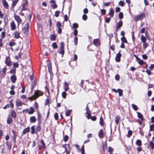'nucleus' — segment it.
<instances>
[{"instance_id": "f257e3e1", "label": "nucleus", "mask_w": 154, "mask_h": 154, "mask_svg": "<svg viewBox=\"0 0 154 154\" xmlns=\"http://www.w3.org/2000/svg\"><path fill=\"white\" fill-rule=\"evenodd\" d=\"M43 94V93L41 91L37 90L35 91L34 95L31 97H29L28 99L31 100H35L40 96H42Z\"/></svg>"}, {"instance_id": "f03ea898", "label": "nucleus", "mask_w": 154, "mask_h": 154, "mask_svg": "<svg viewBox=\"0 0 154 154\" xmlns=\"http://www.w3.org/2000/svg\"><path fill=\"white\" fill-rule=\"evenodd\" d=\"M145 16L143 13H141L140 14L135 16L134 17V20L135 21H137L139 20L142 19Z\"/></svg>"}, {"instance_id": "7ed1b4c3", "label": "nucleus", "mask_w": 154, "mask_h": 154, "mask_svg": "<svg viewBox=\"0 0 154 154\" xmlns=\"http://www.w3.org/2000/svg\"><path fill=\"white\" fill-rule=\"evenodd\" d=\"M123 22L121 20H120L117 23L116 25V31L119 30V29L122 26Z\"/></svg>"}, {"instance_id": "20e7f679", "label": "nucleus", "mask_w": 154, "mask_h": 154, "mask_svg": "<svg viewBox=\"0 0 154 154\" xmlns=\"http://www.w3.org/2000/svg\"><path fill=\"white\" fill-rule=\"evenodd\" d=\"M56 26L58 28V32L59 34H60L62 32V29L61 28V23L60 21H57V23Z\"/></svg>"}, {"instance_id": "39448f33", "label": "nucleus", "mask_w": 154, "mask_h": 154, "mask_svg": "<svg viewBox=\"0 0 154 154\" xmlns=\"http://www.w3.org/2000/svg\"><path fill=\"white\" fill-rule=\"evenodd\" d=\"M112 91L115 93L118 92L119 96H121L122 95L123 91L121 89H118L117 90H116V89L113 88Z\"/></svg>"}, {"instance_id": "423d86ee", "label": "nucleus", "mask_w": 154, "mask_h": 154, "mask_svg": "<svg viewBox=\"0 0 154 154\" xmlns=\"http://www.w3.org/2000/svg\"><path fill=\"white\" fill-rule=\"evenodd\" d=\"M14 17L15 19L17 22L18 23V26H19V24L21 23V19H20V17L19 16L17 15H14Z\"/></svg>"}, {"instance_id": "0eeeda50", "label": "nucleus", "mask_w": 154, "mask_h": 154, "mask_svg": "<svg viewBox=\"0 0 154 154\" xmlns=\"http://www.w3.org/2000/svg\"><path fill=\"white\" fill-rule=\"evenodd\" d=\"M17 79L15 74H13L11 76L10 79L11 82L13 83H15Z\"/></svg>"}, {"instance_id": "6e6552de", "label": "nucleus", "mask_w": 154, "mask_h": 154, "mask_svg": "<svg viewBox=\"0 0 154 154\" xmlns=\"http://www.w3.org/2000/svg\"><path fill=\"white\" fill-rule=\"evenodd\" d=\"M64 89L65 91H67L69 89V84L66 82H64Z\"/></svg>"}, {"instance_id": "1a4fd4ad", "label": "nucleus", "mask_w": 154, "mask_h": 154, "mask_svg": "<svg viewBox=\"0 0 154 154\" xmlns=\"http://www.w3.org/2000/svg\"><path fill=\"white\" fill-rule=\"evenodd\" d=\"M6 60H5V63L6 65L8 66H10L11 65V61L9 60V58L7 57H6Z\"/></svg>"}, {"instance_id": "9d476101", "label": "nucleus", "mask_w": 154, "mask_h": 154, "mask_svg": "<svg viewBox=\"0 0 154 154\" xmlns=\"http://www.w3.org/2000/svg\"><path fill=\"white\" fill-rule=\"evenodd\" d=\"M63 146L65 148V152L70 151V145L69 144H65L63 145Z\"/></svg>"}, {"instance_id": "9b49d317", "label": "nucleus", "mask_w": 154, "mask_h": 154, "mask_svg": "<svg viewBox=\"0 0 154 154\" xmlns=\"http://www.w3.org/2000/svg\"><path fill=\"white\" fill-rule=\"evenodd\" d=\"M98 135L99 137L100 138H103L104 137V135L103 129H101L100 130Z\"/></svg>"}, {"instance_id": "f8f14e48", "label": "nucleus", "mask_w": 154, "mask_h": 154, "mask_svg": "<svg viewBox=\"0 0 154 154\" xmlns=\"http://www.w3.org/2000/svg\"><path fill=\"white\" fill-rule=\"evenodd\" d=\"M121 56V54L120 52H119L117 54L115 58V60L116 62H119L120 61V57Z\"/></svg>"}, {"instance_id": "ddd939ff", "label": "nucleus", "mask_w": 154, "mask_h": 154, "mask_svg": "<svg viewBox=\"0 0 154 154\" xmlns=\"http://www.w3.org/2000/svg\"><path fill=\"white\" fill-rule=\"evenodd\" d=\"M11 29L12 30H14L16 29V26L14 21L10 23Z\"/></svg>"}, {"instance_id": "4468645a", "label": "nucleus", "mask_w": 154, "mask_h": 154, "mask_svg": "<svg viewBox=\"0 0 154 154\" xmlns=\"http://www.w3.org/2000/svg\"><path fill=\"white\" fill-rule=\"evenodd\" d=\"M100 42L99 39H94L93 41L94 44L96 46L99 45Z\"/></svg>"}, {"instance_id": "2eb2a0df", "label": "nucleus", "mask_w": 154, "mask_h": 154, "mask_svg": "<svg viewBox=\"0 0 154 154\" xmlns=\"http://www.w3.org/2000/svg\"><path fill=\"white\" fill-rule=\"evenodd\" d=\"M14 38H16L17 39L19 38L20 36V33L19 32L16 31L14 33Z\"/></svg>"}, {"instance_id": "dca6fc26", "label": "nucleus", "mask_w": 154, "mask_h": 154, "mask_svg": "<svg viewBox=\"0 0 154 154\" xmlns=\"http://www.w3.org/2000/svg\"><path fill=\"white\" fill-rule=\"evenodd\" d=\"M114 14V11L112 8L110 9V11L109 13V15L110 16V17H113Z\"/></svg>"}, {"instance_id": "f3484780", "label": "nucleus", "mask_w": 154, "mask_h": 154, "mask_svg": "<svg viewBox=\"0 0 154 154\" xmlns=\"http://www.w3.org/2000/svg\"><path fill=\"white\" fill-rule=\"evenodd\" d=\"M2 3L4 5V7L6 9H8V5L7 2L5 0H3L2 1Z\"/></svg>"}, {"instance_id": "a211bd4d", "label": "nucleus", "mask_w": 154, "mask_h": 154, "mask_svg": "<svg viewBox=\"0 0 154 154\" xmlns=\"http://www.w3.org/2000/svg\"><path fill=\"white\" fill-rule=\"evenodd\" d=\"M140 39L142 43L146 42V38L145 36L143 35H141Z\"/></svg>"}, {"instance_id": "6ab92c4d", "label": "nucleus", "mask_w": 154, "mask_h": 154, "mask_svg": "<svg viewBox=\"0 0 154 154\" xmlns=\"http://www.w3.org/2000/svg\"><path fill=\"white\" fill-rule=\"evenodd\" d=\"M30 131V128L28 127L27 128H25L23 130V134H25L27 132H29Z\"/></svg>"}, {"instance_id": "aec40b11", "label": "nucleus", "mask_w": 154, "mask_h": 154, "mask_svg": "<svg viewBox=\"0 0 154 154\" xmlns=\"http://www.w3.org/2000/svg\"><path fill=\"white\" fill-rule=\"evenodd\" d=\"M23 104L22 103L20 100H17L16 102V106L17 107L21 106Z\"/></svg>"}, {"instance_id": "412c9836", "label": "nucleus", "mask_w": 154, "mask_h": 154, "mask_svg": "<svg viewBox=\"0 0 154 154\" xmlns=\"http://www.w3.org/2000/svg\"><path fill=\"white\" fill-rule=\"evenodd\" d=\"M29 23H27L25 24L24 26L23 29L25 30L26 32H27L29 30Z\"/></svg>"}, {"instance_id": "4be33fe9", "label": "nucleus", "mask_w": 154, "mask_h": 154, "mask_svg": "<svg viewBox=\"0 0 154 154\" xmlns=\"http://www.w3.org/2000/svg\"><path fill=\"white\" fill-rule=\"evenodd\" d=\"M30 121L31 122H35L36 121V119L35 116H32L30 118Z\"/></svg>"}, {"instance_id": "5701e85b", "label": "nucleus", "mask_w": 154, "mask_h": 154, "mask_svg": "<svg viewBox=\"0 0 154 154\" xmlns=\"http://www.w3.org/2000/svg\"><path fill=\"white\" fill-rule=\"evenodd\" d=\"M40 123H38L36 129V132L37 133L38 132H39L41 130V128L40 125Z\"/></svg>"}, {"instance_id": "b1692460", "label": "nucleus", "mask_w": 154, "mask_h": 154, "mask_svg": "<svg viewBox=\"0 0 154 154\" xmlns=\"http://www.w3.org/2000/svg\"><path fill=\"white\" fill-rule=\"evenodd\" d=\"M137 116L141 120H144V119L143 118V115L140 112H137Z\"/></svg>"}, {"instance_id": "393cba45", "label": "nucleus", "mask_w": 154, "mask_h": 154, "mask_svg": "<svg viewBox=\"0 0 154 154\" xmlns=\"http://www.w3.org/2000/svg\"><path fill=\"white\" fill-rule=\"evenodd\" d=\"M35 110L32 107H30V111L28 113L29 114H32L34 112Z\"/></svg>"}, {"instance_id": "a878e982", "label": "nucleus", "mask_w": 154, "mask_h": 154, "mask_svg": "<svg viewBox=\"0 0 154 154\" xmlns=\"http://www.w3.org/2000/svg\"><path fill=\"white\" fill-rule=\"evenodd\" d=\"M12 122V119L10 117H8L7 119V123L9 124H10Z\"/></svg>"}, {"instance_id": "bb28decb", "label": "nucleus", "mask_w": 154, "mask_h": 154, "mask_svg": "<svg viewBox=\"0 0 154 154\" xmlns=\"http://www.w3.org/2000/svg\"><path fill=\"white\" fill-rule=\"evenodd\" d=\"M121 40L122 41V43H127L128 42L125 36L122 37L121 38Z\"/></svg>"}, {"instance_id": "cd10ccee", "label": "nucleus", "mask_w": 154, "mask_h": 154, "mask_svg": "<svg viewBox=\"0 0 154 154\" xmlns=\"http://www.w3.org/2000/svg\"><path fill=\"white\" fill-rule=\"evenodd\" d=\"M100 125L102 126H103L104 124V121L103 118L102 116L100 117Z\"/></svg>"}, {"instance_id": "c85d7f7f", "label": "nucleus", "mask_w": 154, "mask_h": 154, "mask_svg": "<svg viewBox=\"0 0 154 154\" xmlns=\"http://www.w3.org/2000/svg\"><path fill=\"white\" fill-rule=\"evenodd\" d=\"M38 118L37 120L38 122V123H40L41 119V116L40 114L39 113H38L37 114Z\"/></svg>"}, {"instance_id": "c756f323", "label": "nucleus", "mask_w": 154, "mask_h": 154, "mask_svg": "<svg viewBox=\"0 0 154 154\" xmlns=\"http://www.w3.org/2000/svg\"><path fill=\"white\" fill-rule=\"evenodd\" d=\"M120 120V118L119 116H116V117L115 122L116 124H118Z\"/></svg>"}, {"instance_id": "7c9ffc66", "label": "nucleus", "mask_w": 154, "mask_h": 154, "mask_svg": "<svg viewBox=\"0 0 154 154\" xmlns=\"http://www.w3.org/2000/svg\"><path fill=\"white\" fill-rule=\"evenodd\" d=\"M9 73L11 74H15L16 73V69L15 68H13L11 70Z\"/></svg>"}, {"instance_id": "2f4dec72", "label": "nucleus", "mask_w": 154, "mask_h": 154, "mask_svg": "<svg viewBox=\"0 0 154 154\" xmlns=\"http://www.w3.org/2000/svg\"><path fill=\"white\" fill-rule=\"evenodd\" d=\"M136 143L137 145L138 146H140L142 145L141 141L140 140H137L136 142Z\"/></svg>"}, {"instance_id": "473e14b6", "label": "nucleus", "mask_w": 154, "mask_h": 154, "mask_svg": "<svg viewBox=\"0 0 154 154\" xmlns=\"http://www.w3.org/2000/svg\"><path fill=\"white\" fill-rule=\"evenodd\" d=\"M35 126H32L31 127V133L32 134H34L35 133Z\"/></svg>"}, {"instance_id": "72a5a7b5", "label": "nucleus", "mask_w": 154, "mask_h": 154, "mask_svg": "<svg viewBox=\"0 0 154 154\" xmlns=\"http://www.w3.org/2000/svg\"><path fill=\"white\" fill-rule=\"evenodd\" d=\"M72 27L73 28L76 29L78 27V24L76 23H73L72 25Z\"/></svg>"}, {"instance_id": "f704fd0d", "label": "nucleus", "mask_w": 154, "mask_h": 154, "mask_svg": "<svg viewBox=\"0 0 154 154\" xmlns=\"http://www.w3.org/2000/svg\"><path fill=\"white\" fill-rule=\"evenodd\" d=\"M132 134V132L131 130H129L128 131V134H127V136L128 137H130Z\"/></svg>"}, {"instance_id": "c9c22d12", "label": "nucleus", "mask_w": 154, "mask_h": 154, "mask_svg": "<svg viewBox=\"0 0 154 154\" xmlns=\"http://www.w3.org/2000/svg\"><path fill=\"white\" fill-rule=\"evenodd\" d=\"M56 38V36L55 35H52L50 37V39L53 40H55Z\"/></svg>"}, {"instance_id": "e433bc0d", "label": "nucleus", "mask_w": 154, "mask_h": 154, "mask_svg": "<svg viewBox=\"0 0 154 154\" xmlns=\"http://www.w3.org/2000/svg\"><path fill=\"white\" fill-rule=\"evenodd\" d=\"M48 71L50 72L52 70V67L51 66V65L50 63H48Z\"/></svg>"}, {"instance_id": "4c0bfd02", "label": "nucleus", "mask_w": 154, "mask_h": 154, "mask_svg": "<svg viewBox=\"0 0 154 154\" xmlns=\"http://www.w3.org/2000/svg\"><path fill=\"white\" fill-rule=\"evenodd\" d=\"M149 146L152 149L154 148V143L152 141H151L150 142Z\"/></svg>"}, {"instance_id": "58836bf2", "label": "nucleus", "mask_w": 154, "mask_h": 154, "mask_svg": "<svg viewBox=\"0 0 154 154\" xmlns=\"http://www.w3.org/2000/svg\"><path fill=\"white\" fill-rule=\"evenodd\" d=\"M11 115L13 117L15 118L16 116V114L15 112L13 111L11 113Z\"/></svg>"}, {"instance_id": "ea45409f", "label": "nucleus", "mask_w": 154, "mask_h": 154, "mask_svg": "<svg viewBox=\"0 0 154 154\" xmlns=\"http://www.w3.org/2000/svg\"><path fill=\"white\" fill-rule=\"evenodd\" d=\"M119 19H121L123 18V14L122 12H120L119 14Z\"/></svg>"}, {"instance_id": "a19ab883", "label": "nucleus", "mask_w": 154, "mask_h": 154, "mask_svg": "<svg viewBox=\"0 0 154 154\" xmlns=\"http://www.w3.org/2000/svg\"><path fill=\"white\" fill-rule=\"evenodd\" d=\"M66 93L65 91L63 92L62 93V97L64 99L66 97Z\"/></svg>"}, {"instance_id": "79ce46f5", "label": "nucleus", "mask_w": 154, "mask_h": 154, "mask_svg": "<svg viewBox=\"0 0 154 154\" xmlns=\"http://www.w3.org/2000/svg\"><path fill=\"white\" fill-rule=\"evenodd\" d=\"M72 110H69L67 111L66 113V116H70Z\"/></svg>"}, {"instance_id": "37998d69", "label": "nucleus", "mask_w": 154, "mask_h": 154, "mask_svg": "<svg viewBox=\"0 0 154 154\" xmlns=\"http://www.w3.org/2000/svg\"><path fill=\"white\" fill-rule=\"evenodd\" d=\"M132 106L133 108L134 109V110L137 111V110L138 108L134 104H132Z\"/></svg>"}, {"instance_id": "c03bdc74", "label": "nucleus", "mask_w": 154, "mask_h": 154, "mask_svg": "<svg viewBox=\"0 0 154 154\" xmlns=\"http://www.w3.org/2000/svg\"><path fill=\"white\" fill-rule=\"evenodd\" d=\"M60 50H64V44L63 42H61L60 43Z\"/></svg>"}, {"instance_id": "a18cd8bd", "label": "nucleus", "mask_w": 154, "mask_h": 154, "mask_svg": "<svg viewBox=\"0 0 154 154\" xmlns=\"http://www.w3.org/2000/svg\"><path fill=\"white\" fill-rule=\"evenodd\" d=\"M52 46L54 49L57 48L58 47L57 44L56 42H54L52 44Z\"/></svg>"}, {"instance_id": "49530a36", "label": "nucleus", "mask_w": 154, "mask_h": 154, "mask_svg": "<svg viewBox=\"0 0 154 154\" xmlns=\"http://www.w3.org/2000/svg\"><path fill=\"white\" fill-rule=\"evenodd\" d=\"M154 130V125L152 124L150 126V131H152Z\"/></svg>"}, {"instance_id": "de8ad7c7", "label": "nucleus", "mask_w": 154, "mask_h": 154, "mask_svg": "<svg viewBox=\"0 0 154 154\" xmlns=\"http://www.w3.org/2000/svg\"><path fill=\"white\" fill-rule=\"evenodd\" d=\"M16 45V43L15 42L11 41L9 42V45L10 46H13Z\"/></svg>"}, {"instance_id": "09e8293b", "label": "nucleus", "mask_w": 154, "mask_h": 154, "mask_svg": "<svg viewBox=\"0 0 154 154\" xmlns=\"http://www.w3.org/2000/svg\"><path fill=\"white\" fill-rule=\"evenodd\" d=\"M34 107L37 110L38 109V105L36 102H35L34 104Z\"/></svg>"}, {"instance_id": "8fccbe9b", "label": "nucleus", "mask_w": 154, "mask_h": 154, "mask_svg": "<svg viewBox=\"0 0 154 154\" xmlns=\"http://www.w3.org/2000/svg\"><path fill=\"white\" fill-rule=\"evenodd\" d=\"M6 145L9 149H11V144L9 143L8 141H7L6 143Z\"/></svg>"}, {"instance_id": "3c124183", "label": "nucleus", "mask_w": 154, "mask_h": 154, "mask_svg": "<svg viewBox=\"0 0 154 154\" xmlns=\"http://www.w3.org/2000/svg\"><path fill=\"white\" fill-rule=\"evenodd\" d=\"M78 38L77 37H75L74 39V45H77L78 42Z\"/></svg>"}, {"instance_id": "603ef678", "label": "nucleus", "mask_w": 154, "mask_h": 154, "mask_svg": "<svg viewBox=\"0 0 154 154\" xmlns=\"http://www.w3.org/2000/svg\"><path fill=\"white\" fill-rule=\"evenodd\" d=\"M113 150V149L111 147V146H109L108 148V151L110 153H111V152H112Z\"/></svg>"}, {"instance_id": "864d4df0", "label": "nucleus", "mask_w": 154, "mask_h": 154, "mask_svg": "<svg viewBox=\"0 0 154 154\" xmlns=\"http://www.w3.org/2000/svg\"><path fill=\"white\" fill-rule=\"evenodd\" d=\"M60 12L59 11H56L55 12V16L56 17H58L59 16Z\"/></svg>"}, {"instance_id": "5fc2aeb1", "label": "nucleus", "mask_w": 154, "mask_h": 154, "mask_svg": "<svg viewBox=\"0 0 154 154\" xmlns=\"http://www.w3.org/2000/svg\"><path fill=\"white\" fill-rule=\"evenodd\" d=\"M82 18L84 20H86L87 19V16L85 14H83L82 17Z\"/></svg>"}, {"instance_id": "6e6d98bb", "label": "nucleus", "mask_w": 154, "mask_h": 154, "mask_svg": "<svg viewBox=\"0 0 154 154\" xmlns=\"http://www.w3.org/2000/svg\"><path fill=\"white\" fill-rule=\"evenodd\" d=\"M68 137L67 135H66L64 137V141L65 142H66L67 140H68Z\"/></svg>"}, {"instance_id": "4d7b16f0", "label": "nucleus", "mask_w": 154, "mask_h": 154, "mask_svg": "<svg viewBox=\"0 0 154 154\" xmlns=\"http://www.w3.org/2000/svg\"><path fill=\"white\" fill-rule=\"evenodd\" d=\"M73 34L75 36V37H76L78 34V31L76 29H75L73 32Z\"/></svg>"}, {"instance_id": "13d9d810", "label": "nucleus", "mask_w": 154, "mask_h": 154, "mask_svg": "<svg viewBox=\"0 0 154 154\" xmlns=\"http://www.w3.org/2000/svg\"><path fill=\"white\" fill-rule=\"evenodd\" d=\"M101 14L103 15H104L105 14L106 12V11L104 9H103L102 10H101Z\"/></svg>"}, {"instance_id": "bf43d9fd", "label": "nucleus", "mask_w": 154, "mask_h": 154, "mask_svg": "<svg viewBox=\"0 0 154 154\" xmlns=\"http://www.w3.org/2000/svg\"><path fill=\"white\" fill-rule=\"evenodd\" d=\"M111 20V18L110 17H107L106 18L105 20V22L107 23H108L110 22Z\"/></svg>"}, {"instance_id": "052dcab7", "label": "nucleus", "mask_w": 154, "mask_h": 154, "mask_svg": "<svg viewBox=\"0 0 154 154\" xmlns=\"http://www.w3.org/2000/svg\"><path fill=\"white\" fill-rule=\"evenodd\" d=\"M54 117L55 119L56 120H57L58 119V114L56 112L55 113L54 115Z\"/></svg>"}, {"instance_id": "680f3d73", "label": "nucleus", "mask_w": 154, "mask_h": 154, "mask_svg": "<svg viewBox=\"0 0 154 154\" xmlns=\"http://www.w3.org/2000/svg\"><path fill=\"white\" fill-rule=\"evenodd\" d=\"M28 3V1L27 0H24V3L23 4V6H26L27 5Z\"/></svg>"}, {"instance_id": "e2e57ef3", "label": "nucleus", "mask_w": 154, "mask_h": 154, "mask_svg": "<svg viewBox=\"0 0 154 154\" xmlns=\"http://www.w3.org/2000/svg\"><path fill=\"white\" fill-rule=\"evenodd\" d=\"M138 62V63L140 65H142L144 63V62L142 60H140Z\"/></svg>"}, {"instance_id": "0e129e2a", "label": "nucleus", "mask_w": 154, "mask_h": 154, "mask_svg": "<svg viewBox=\"0 0 154 154\" xmlns=\"http://www.w3.org/2000/svg\"><path fill=\"white\" fill-rule=\"evenodd\" d=\"M5 31H3L2 32V38H4L5 37Z\"/></svg>"}, {"instance_id": "69168bd1", "label": "nucleus", "mask_w": 154, "mask_h": 154, "mask_svg": "<svg viewBox=\"0 0 154 154\" xmlns=\"http://www.w3.org/2000/svg\"><path fill=\"white\" fill-rule=\"evenodd\" d=\"M119 5L122 7H123L124 6V4L123 2L121 1L119 2Z\"/></svg>"}, {"instance_id": "338daca9", "label": "nucleus", "mask_w": 154, "mask_h": 154, "mask_svg": "<svg viewBox=\"0 0 154 154\" xmlns=\"http://www.w3.org/2000/svg\"><path fill=\"white\" fill-rule=\"evenodd\" d=\"M12 6L13 7H14L16 5L17 3V2L16 1H12Z\"/></svg>"}, {"instance_id": "774afa93", "label": "nucleus", "mask_w": 154, "mask_h": 154, "mask_svg": "<svg viewBox=\"0 0 154 154\" xmlns=\"http://www.w3.org/2000/svg\"><path fill=\"white\" fill-rule=\"evenodd\" d=\"M143 43V48L145 49L146 48L147 46V45L146 42Z\"/></svg>"}]
</instances>
